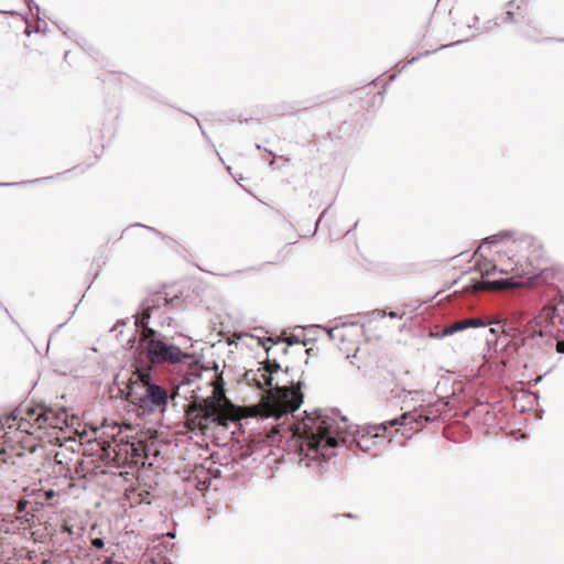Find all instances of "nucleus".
Listing matches in <instances>:
<instances>
[{"label": "nucleus", "mask_w": 564, "mask_h": 564, "mask_svg": "<svg viewBox=\"0 0 564 564\" xmlns=\"http://www.w3.org/2000/svg\"><path fill=\"white\" fill-rule=\"evenodd\" d=\"M292 430L297 437L301 462L310 467L322 458L316 467V471L322 473L324 463L337 455V448L346 443L344 434L348 432V424L346 417L335 411H318L306 413Z\"/></svg>", "instance_id": "f257e3e1"}, {"label": "nucleus", "mask_w": 564, "mask_h": 564, "mask_svg": "<svg viewBox=\"0 0 564 564\" xmlns=\"http://www.w3.org/2000/svg\"><path fill=\"white\" fill-rule=\"evenodd\" d=\"M272 386L264 401L267 417L280 419L296 411L303 403L301 381L295 384L290 378L288 369L283 370L276 362L271 364Z\"/></svg>", "instance_id": "f03ea898"}, {"label": "nucleus", "mask_w": 564, "mask_h": 564, "mask_svg": "<svg viewBox=\"0 0 564 564\" xmlns=\"http://www.w3.org/2000/svg\"><path fill=\"white\" fill-rule=\"evenodd\" d=\"M173 398L166 388L152 380L150 373L139 370L128 392L129 401L148 415L163 414Z\"/></svg>", "instance_id": "7ed1b4c3"}, {"label": "nucleus", "mask_w": 564, "mask_h": 564, "mask_svg": "<svg viewBox=\"0 0 564 564\" xmlns=\"http://www.w3.org/2000/svg\"><path fill=\"white\" fill-rule=\"evenodd\" d=\"M429 420L430 419L427 416H423L416 412H405L400 416V419H393L380 424L368 425L361 430H358L355 434L354 441L357 447H359L361 451L370 452L380 443V440L384 438V433L387 432L388 427L401 425L405 430L414 431L421 429Z\"/></svg>", "instance_id": "20e7f679"}, {"label": "nucleus", "mask_w": 564, "mask_h": 564, "mask_svg": "<svg viewBox=\"0 0 564 564\" xmlns=\"http://www.w3.org/2000/svg\"><path fill=\"white\" fill-rule=\"evenodd\" d=\"M525 333L532 337H564V299L555 306H544L529 322Z\"/></svg>", "instance_id": "39448f33"}, {"label": "nucleus", "mask_w": 564, "mask_h": 564, "mask_svg": "<svg viewBox=\"0 0 564 564\" xmlns=\"http://www.w3.org/2000/svg\"><path fill=\"white\" fill-rule=\"evenodd\" d=\"M100 445L104 458L113 460L117 465L138 464L142 462L145 446L142 442H130L123 440H112L111 442L98 443Z\"/></svg>", "instance_id": "423d86ee"}, {"label": "nucleus", "mask_w": 564, "mask_h": 564, "mask_svg": "<svg viewBox=\"0 0 564 564\" xmlns=\"http://www.w3.org/2000/svg\"><path fill=\"white\" fill-rule=\"evenodd\" d=\"M44 412L43 405L32 406L24 404L14 410L10 416L6 419L9 429L15 427L28 434H34L35 431L42 429L39 415Z\"/></svg>", "instance_id": "0eeeda50"}, {"label": "nucleus", "mask_w": 564, "mask_h": 564, "mask_svg": "<svg viewBox=\"0 0 564 564\" xmlns=\"http://www.w3.org/2000/svg\"><path fill=\"white\" fill-rule=\"evenodd\" d=\"M162 306H167V300L162 294H154L143 302L142 312L135 316V324L142 327L141 341L147 344L151 338L163 337L160 332L148 326L149 319L156 316Z\"/></svg>", "instance_id": "6e6552de"}, {"label": "nucleus", "mask_w": 564, "mask_h": 564, "mask_svg": "<svg viewBox=\"0 0 564 564\" xmlns=\"http://www.w3.org/2000/svg\"><path fill=\"white\" fill-rule=\"evenodd\" d=\"M147 359L153 364H177L186 357L180 347L169 345L164 337L151 338L144 347Z\"/></svg>", "instance_id": "1a4fd4ad"}, {"label": "nucleus", "mask_w": 564, "mask_h": 564, "mask_svg": "<svg viewBox=\"0 0 564 564\" xmlns=\"http://www.w3.org/2000/svg\"><path fill=\"white\" fill-rule=\"evenodd\" d=\"M195 419L198 420V424L202 427H207L209 424L226 427L229 423L236 421V417L231 413L219 410L213 401H205V405L202 406L200 413H198Z\"/></svg>", "instance_id": "9d476101"}, {"label": "nucleus", "mask_w": 564, "mask_h": 564, "mask_svg": "<svg viewBox=\"0 0 564 564\" xmlns=\"http://www.w3.org/2000/svg\"><path fill=\"white\" fill-rule=\"evenodd\" d=\"M246 380L254 383L259 389H270L272 386L271 362L267 361L258 369L247 371Z\"/></svg>", "instance_id": "9b49d317"}, {"label": "nucleus", "mask_w": 564, "mask_h": 564, "mask_svg": "<svg viewBox=\"0 0 564 564\" xmlns=\"http://www.w3.org/2000/svg\"><path fill=\"white\" fill-rule=\"evenodd\" d=\"M39 417H41L40 423H42V429L44 426H51L62 430L64 426H67V414L64 410H53L44 406V412H41Z\"/></svg>", "instance_id": "f8f14e48"}, {"label": "nucleus", "mask_w": 564, "mask_h": 564, "mask_svg": "<svg viewBox=\"0 0 564 564\" xmlns=\"http://www.w3.org/2000/svg\"><path fill=\"white\" fill-rule=\"evenodd\" d=\"M485 325H486L485 322H482L480 318L462 319V321L455 322V323L451 324L449 326L445 327L442 330L440 337L453 335V334L464 330L468 327H484Z\"/></svg>", "instance_id": "ddd939ff"}, {"label": "nucleus", "mask_w": 564, "mask_h": 564, "mask_svg": "<svg viewBox=\"0 0 564 564\" xmlns=\"http://www.w3.org/2000/svg\"><path fill=\"white\" fill-rule=\"evenodd\" d=\"M518 283L513 282L511 279H501V280H494V281H477L473 285V289L475 291H487V290H506V289H512L517 286Z\"/></svg>", "instance_id": "4468645a"}, {"label": "nucleus", "mask_w": 564, "mask_h": 564, "mask_svg": "<svg viewBox=\"0 0 564 564\" xmlns=\"http://www.w3.org/2000/svg\"><path fill=\"white\" fill-rule=\"evenodd\" d=\"M508 10L506 12V17H505V20L510 22V23H513V22H517V19H516V13L513 12V8H517L518 10L522 11L523 9H525V1L524 0H512L508 3Z\"/></svg>", "instance_id": "2eb2a0df"}, {"label": "nucleus", "mask_w": 564, "mask_h": 564, "mask_svg": "<svg viewBox=\"0 0 564 564\" xmlns=\"http://www.w3.org/2000/svg\"><path fill=\"white\" fill-rule=\"evenodd\" d=\"M344 327H345V325H343L341 327L336 326V327H333V328L328 329L327 330L328 337L330 339H336L338 337H341L340 329L344 328Z\"/></svg>", "instance_id": "dca6fc26"}, {"label": "nucleus", "mask_w": 564, "mask_h": 564, "mask_svg": "<svg viewBox=\"0 0 564 564\" xmlns=\"http://www.w3.org/2000/svg\"><path fill=\"white\" fill-rule=\"evenodd\" d=\"M91 544H93V546H95L96 549H102V547H104V545H105V542H104V540H102V539H100V538H96V539H94V540L91 541Z\"/></svg>", "instance_id": "f3484780"}, {"label": "nucleus", "mask_w": 564, "mask_h": 564, "mask_svg": "<svg viewBox=\"0 0 564 564\" xmlns=\"http://www.w3.org/2000/svg\"><path fill=\"white\" fill-rule=\"evenodd\" d=\"M62 531L69 535L74 534L73 528L70 525H68L67 523L62 525Z\"/></svg>", "instance_id": "a211bd4d"}, {"label": "nucleus", "mask_w": 564, "mask_h": 564, "mask_svg": "<svg viewBox=\"0 0 564 564\" xmlns=\"http://www.w3.org/2000/svg\"><path fill=\"white\" fill-rule=\"evenodd\" d=\"M386 315H387V313L383 310H376V311L372 312V316H377V317H380V318L384 317Z\"/></svg>", "instance_id": "6ab92c4d"}, {"label": "nucleus", "mask_w": 564, "mask_h": 564, "mask_svg": "<svg viewBox=\"0 0 564 564\" xmlns=\"http://www.w3.org/2000/svg\"><path fill=\"white\" fill-rule=\"evenodd\" d=\"M4 424L6 423L0 421V438H2L6 435V432L3 431L4 430Z\"/></svg>", "instance_id": "aec40b11"}, {"label": "nucleus", "mask_w": 564, "mask_h": 564, "mask_svg": "<svg viewBox=\"0 0 564 564\" xmlns=\"http://www.w3.org/2000/svg\"><path fill=\"white\" fill-rule=\"evenodd\" d=\"M556 348L558 352H564V341H558Z\"/></svg>", "instance_id": "412c9836"}, {"label": "nucleus", "mask_w": 564, "mask_h": 564, "mask_svg": "<svg viewBox=\"0 0 564 564\" xmlns=\"http://www.w3.org/2000/svg\"><path fill=\"white\" fill-rule=\"evenodd\" d=\"M388 316L391 317V318H397V317L401 318V315H399L397 312H393V311L389 312Z\"/></svg>", "instance_id": "4be33fe9"}, {"label": "nucleus", "mask_w": 564, "mask_h": 564, "mask_svg": "<svg viewBox=\"0 0 564 564\" xmlns=\"http://www.w3.org/2000/svg\"><path fill=\"white\" fill-rule=\"evenodd\" d=\"M23 509H24V503L22 501H20L18 505V510L21 512V511H23Z\"/></svg>", "instance_id": "5701e85b"}, {"label": "nucleus", "mask_w": 564, "mask_h": 564, "mask_svg": "<svg viewBox=\"0 0 564 564\" xmlns=\"http://www.w3.org/2000/svg\"><path fill=\"white\" fill-rule=\"evenodd\" d=\"M499 271H500V273H508L509 269H503V268H502V269H500Z\"/></svg>", "instance_id": "b1692460"}, {"label": "nucleus", "mask_w": 564, "mask_h": 564, "mask_svg": "<svg viewBox=\"0 0 564 564\" xmlns=\"http://www.w3.org/2000/svg\"><path fill=\"white\" fill-rule=\"evenodd\" d=\"M53 495H54L53 491H47L46 492L47 498H51Z\"/></svg>", "instance_id": "393cba45"}, {"label": "nucleus", "mask_w": 564, "mask_h": 564, "mask_svg": "<svg viewBox=\"0 0 564 564\" xmlns=\"http://www.w3.org/2000/svg\"><path fill=\"white\" fill-rule=\"evenodd\" d=\"M29 4H30V1L29 0H25Z\"/></svg>", "instance_id": "a878e982"}]
</instances>
